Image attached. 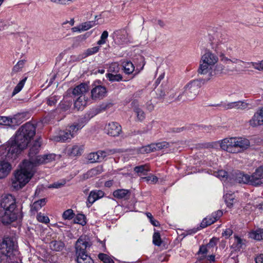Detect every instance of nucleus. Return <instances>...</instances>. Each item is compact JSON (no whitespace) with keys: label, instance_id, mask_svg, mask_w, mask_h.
<instances>
[{"label":"nucleus","instance_id":"55","mask_svg":"<svg viewBox=\"0 0 263 263\" xmlns=\"http://www.w3.org/2000/svg\"><path fill=\"white\" fill-rule=\"evenodd\" d=\"M64 184H65V182H56L53 183V184H50L48 186V188L58 189V188L61 187V186L64 185Z\"/></svg>","mask_w":263,"mask_h":263},{"label":"nucleus","instance_id":"10","mask_svg":"<svg viewBox=\"0 0 263 263\" xmlns=\"http://www.w3.org/2000/svg\"><path fill=\"white\" fill-rule=\"evenodd\" d=\"M184 129H186L191 132H198L199 133H210L214 130V127L211 125H191L185 127H182L181 128H177L176 132L180 133Z\"/></svg>","mask_w":263,"mask_h":263},{"label":"nucleus","instance_id":"23","mask_svg":"<svg viewBox=\"0 0 263 263\" xmlns=\"http://www.w3.org/2000/svg\"><path fill=\"white\" fill-rule=\"evenodd\" d=\"M95 22L88 21L82 23V24L79 26L72 28V30L73 32L85 31L95 26Z\"/></svg>","mask_w":263,"mask_h":263},{"label":"nucleus","instance_id":"40","mask_svg":"<svg viewBox=\"0 0 263 263\" xmlns=\"http://www.w3.org/2000/svg\"><path fill=\"white\" fill-rule=\"evenodd\" d=\"M225 202L227 206L229 208L232 206L235 201V196L233 194H226L223 196Z\"/></svg>","mask_w":263,"mask_h":263},{"label":"nucleus","instance_id":"18","mask_svg":"<svg viewBox=\"0 0 263 263\" xmlns=\"http://www.w3.org/2000/svg\"><path fill=\"white\" fill-rule=\"evenodd\" d=\"M254 186H258L263 184V165L255 170L252 174V182Z\"/></svg>","mask_w":263,"mask_h":263},{"label":"nucleus","instance_id":"37","mask_svg":"<svg viewBox=\"0 0 263 263\" xmlns=\"http://www.w3.org/2000/svg\"><path fill=\"white\" fill-rule=\"evenodd\" d=\"M87 104L84 96H80L74 102V106L78 109H82Z\"/></svg>","mask_w":263,"mask_h":263},{"label":"nucleus","instance_id":"21","mask_svg":"<svg viewBox=\"0 0 263 263\" xmlns=\"http://www.w3.org/2000/svg\"><path fill=\"white\" fill-rule=\"evenodd\" d=\"M11 165L8 161L0 160V179L7 177L11 170Z\"/></svg>","mask_w":263,"mask_h":263},{"label":"nucleus","instance_id":"25","mask_svg":"<svg viewBox=\"0 0 263 263\" xmlns=\"http://www.w3.org/2000/svg\"><path fill=\"white\" fill-rule=\"evenodd\" d=\"M249 104L244 101H237L228 103L225 107L227 109H245L248 107Z\"/></svg>","mask_w":263,"mask_h":263},{"label":"nucleus","instance_id":"26","mask_svg":"<svg viewBox=\"0 0 263 263\" xmlns=\"http://www.w3.org/2000/svg\"><path fill=\"white\" fill-rule=\"evenodd\" d=\"M88 90V86L85 83H81L74 88L72 93L74 96H84Z\"/></svg>","mask_w":263,"mask_h":263},{"label":"nucleus","instance_id":"61","mask_svg":"<svg viewBox=\"0 0 263 263\" xmlns=\"http://www.w3.org/2000/svg\"><path fill=\"white\" fill-rule=\"evenodd\" d=\"M256 263H262L263 262V254L258 255L255 258Z\"/></svg>","mask_w":263,"mask_h":263},{"label":"nucleus","instance_id":"44","mask_svg":"<svg viewBox=\"0 0 263 263\" xmlns=\"http://www.w3.org/2000/svg\"><path fill=\"white\" fill-rule=\"evenodd\" d=\"M25 63V60L19 61L17 64L13 67L12 71V74L16 73L22 70Z\"/></svg>","mask_w":263,"mask_h":263},{"label":"nucleus","instance_id":"34","mask_svg":"<svg viewBox=\"0 0 263 263\" xmlns=\"http://www.w3.org/2000/svg\"><path fill=\"white\" fill-rule=\"evenodd\" d=\"M51 249L55 251L62 250L64 247V243L61 241H52L50 243Z\"/></svg>","mask_w":263,"mask_h":263},{"label":"nucleus","instance_id":"14","mask_svg":"<svg viewBox=\"0 0 263 263\" xmlns=\"http://www.w3.org/2000/svg\"><path fill=\"white\" fill-rule=\"evenodd\" d=\"M155 147L154 151L163 150L166 153L174 152L176 149L177 144L175 143H168L163 141L159 143H153Z\"/></svg>","mask_w":263,"mask_h":263},{"label":"nucleus","instance_id":"16","mask_svg":"<svg viewBox=\"0 0 263 263\" xmlns=\"http://www.w3.org/2000/svg\"><path fill=\"white\" fill-rule=\"evenodd\" d=\"M83 151V145L75 144L72 146H67L65 149V153L70 157H73L81 155Z\"/></svg>","mask_w":263,"mask_h":263},{"label":"nucleus","instance_id":"17","mask_svg":"<svg viewBox=\"0 0 263 263\" xmlns=\"http://www.w3.org/2000/svg\"><path fill=\"white\" fill-rule=\"evenodd\" d=\"M222 215V212L220 210H218L217 212L212 213V214L205 218L201 223V227L202 228H205L208 226H210L217 221L221 216Z\"/></svg>","mask_w":263,"mask_h":263},{"label":"nucleus","instance_id":"19","mask_svg":"<svg viewBox=\"0 0 263 263\" xmlns=\"http://www.w3.org/2000/svg\"><path fill=\"white\" fill-rule=\"evenodd\" d=\"M235 144L236 146L238 153H240L250 146V141L248 139L242 137H234Z\"/></svg>","mask_w":263,"mask_h":263},{"label":"nucleus","instance_id":"28","mask_svg":"<svg viewBox=\"0 0 263 263\" xmlns=\"http://www.w3.org/2000/svg\"><path fill=\"white\" fill-rule=\"evenodd\" d=\"M104 194V192L101 190L91 191L88 197V201L92 204L97 200L103 197Z\"/></svg>","mask_w":263,"mask_h":263},{"label":"nucleus","instance_id":"20","mask_svg":"<svg viewBox=\"0 0 263 263\" xmlns=\"http://www.w3.org/2000/svg\"><path fill=\"white\" fill-rule=\"evenodd\" d=\"M91 93L93 99H101L106 96V88L101 85L97 86L91 90Z\"/></svg>","mask_w":263,"mask_h":263},{"label":"nucleus","instance_id":"36","mask_svg":"<svg viewBox=\"0 0 263 263\" xmlns=\"http://www.w3.org/2000/svg\"><path fill=\"white\" fill-rule=\"evenodd\" d=\"M100 154H99V151L96 153H90L87 157L88 160L91 163L96 162H100L102 160Z\"/></svg>","mask_w":263,"mask_h":263},{"label":"nucleus","instance_id":"64","mask_svg":"<svg viewBox=\"0 0 263 263\" xmlns=\"http://www.w3.org/2000/svg\"><path fill=\"white\" fill-rule=\"evenodd\" d=\"M112 183H113L112 181L109 180V181H106L105 183V186L106 187H109L112 185Z\"/></svg>","mask_w":263,"mask_h":263},{"label":"nucleus","instance_id":"39","mask_svg":"<svg viewBox=\"0 0 263 263\" xmlns=\"http://www.w3.org/2000/svg\"><path fill=\"white\" fill-rule=\"evenodd\" d=\"M250 237L257 240L263 239V229H259L250 233Z\"/></svg>","mask_w":263,"mask_h":263},{"label":"nucleus","instance_id":"38","mask_svg":"<svg viewBox=\"0 0 263 263\" xmlns=\"http://www.w3.org/2000/svg\"><path fill=\"white\" fill-rule=\"evenodd\" d=\"M134 171L139 176L146 175L147 172L149 171V168L148 166L146 165H142L135 167L134 168Z\"/></svg>","mask_w":263,"mask_h":263},{"label":"nucleus","instance_id":"48","mask_svg":"<svg viewBox=\"0 0 263 263\" xmlns=\"http://www.w3.org/2000/svg\"><path fill=\"white\" fill-rule=\"evenodd\" d=\"M120 67L117 63H111L108 69V73H117L119 71Z\"/></svg>","mask_w":263,"mask_h":263},{"label":"nucleus","instance_id":"31","mask_svg":"<svg viewBox=\"0 0 263 263\" xmlns=\"http://www.w3.org/2000/svg\"><path fill=\"white\" fill-rule=\"evenodd\" d=\"M122 67L124 72L127 74L132 73L135 69L133 64L130 61H128L123 62Z\"/></svg>","mask_w":263,"mask_h":263},{"label":"nucleus","instance_id":"6","mask_svg":"<svg viewBox=\"0 0 263 263\" xmlns=\"http://www.w3.org/2000/svg\"><path fill=\"white\" fill-rule=\"evenodd\" d=\"M90 246L89 239L86 236H81L77 240L75 249L78 263H94L92 259L86 252L87 248Z\"/></svg>","mask_w":263,"mask_h":263},{"label":"nucleus","instance_id":"51","mask_svg":"<svg viewBox=\"0 0 263 263\" xmlns=\"http://www.w3.org/2000/svg\"><path fill=\"white\" fill-rule=\"evenodd\" d=\"M60 97L58 96H50L47 100V104L49 106H54L59 100Z\"/></svg>","mask_w":263,"mask_h":263},{"label":"nucleus","instance_id":"63","mask_svg":"<svg viewBox=\"0 0 263 263\" xmlns=\"http://www.w3.org/2000/svg\"><path fill=\"white\" fill-rule=\"evenodd\" d=\"M150 222L155 227H157L160 225L159 222L157 220L154 219V218L151 219Z\"/></svg>","mask_w":263,"mask_h":263},{"label":"nucleus","instance_id":"29","mask_svg":"<svg viewBox=\"0 0 263 263\" xmlns=\"http://www.w3.org/2000/svg\"><path fill=\"white\" fill-rule=\"evenodd\" d=\"M214 175L220 179L221 180L224 181V186L228 185L227 183L226 182V181L228 180L229 181V180H232V177H228L227 172L223 170H219L217 172H214Z\"/></svg>","mask_w":263,"mask_h":263},{"label":"nucleus","instance_id":"9","mask_svg":"<svg viewBox=\"0 0 263 263\" xmlns=\"http://www.w3.org/2000/svg\"><path fill=\"white\" fill-rule=\"evenodd\" d=\"M201 82L199 80H193L187 83L183 87V91L180 94L178 100L191 101L194 99L199 91Z\"/></svg>","mask_w":263,"mask_h":263},{"label":"nucleus","instance_id":"32","mask_svg":"<svg viewBox=\"0 0 263 263\" xmlns=\"http://www.w3.org/2000/svg\"><path fill=\"white\" fill-rule=\"evenodd\" d=\"M128 195L129 191L125 189L117 190L113 193L114 196L118 199L126 198Z\"/></svg>","mask_w":263,"mask_h":263},{"label":"nucleus","instance_id":"27","mask_svg":"<svg viewBox=\"0 0 263 263\" xmlns=\"http://www.w3.org/2000/svg\"><path fill=\"white\" fill-rule=\"evenodd\" d=\"M131 105L137 115L138 119L140 121H142L145 118V114L143 111L139 107L138 102L134 100L132 102Z\"/></svg>","mask_w":263,"mask_h":263},{"label":"nucleus","instance_id":"45","mask_svg":"<svg viewBox=\"0 0 263 263\" xmlns=\"http://www.w3.org/2000/svg\"><path fill=\"white\" fill-rule=\"evenodd\" d=\"M98 258L104 263H115L112 258L106 254L100 253Z\"/></svg>","mask_w":263,"mask_h":263},{"label":"nucleus","instance_id":"15","mask_svg":"<svg viewBox=\"0 0 263 263\" xmlns=\"http://www.w3.org/2000/svg\"><path fill=\"white\" fill-rule=\"evenodd\" d=\"M20 115H14L13 117L0 116V124L11 127L18 125L21 122L19 120Z\"/></svg>","mask_w":263,"mask_h":263},{"label":"nucleus","instance_id":"7","mask_svg":"<svg viewBox=\"0 0 263 263\" xmlns=\"http://www.w3.org/2000/svg\"><path fill=\"white\" fill-rule=\"evenodd\" d=\"M0 263H12L15 260V242L10 237L5 238L2 244Z\"/></svg>","mask_w":263,"mask_h":263},{"label":"nucleus","instance_id":"52","mask_svg":"<svg viewBox=\"0 0 263 263\" xmlns=\"http://www.w3.org/2000/svg\"><path fill=\"white\" fill-rule=\"evenodd\" d=\"M36 218L39 222L45 224L48 223L50 221L48 217L44 215V214H42L41 213L37 214Z\"/></svg>","mask_w":263,"mask_h":263},{"label":"nucleus","instance_id":"22","mask_svg":"<svg viewBox=\"0 0 263 263\" xmlns=\"http://www.w3.org/2000/svg\"><path fill=\"white\" fill-rule=\"evenodd\" d=\"M250 124L252 126H257L263 124V107L256 112L250 120Z\"/></svg>","mask_w":263,"mask_h":263},{"label":"nucleus","instance_id":"57","mask_svg":"<svg viewBox=\"0 0 263 263\" xmlns=\"http://www.w3.org/2000/svg\"><path fill=\"white\" fill-rule=\"evenodd\" d=\"M217 242V239L215 238H212L210 242L207 244L208 247L210 249L211 248H213L216 245Z\"/></svg>","mask_w":263,"mask_h":263},{"label":"nucleus","instance_id":"41","mask_svg":"<svg viewBox=\"0 0 263 263\" xmlns=\"http://www.w3.org/2000/svg\"><path fill=\"white\" fill-rule=\"evenodd\" d=\"M26 80H27V78L25 77V78L23 79L21 81H20V82L17 84V85L14 88V90L12 93V96H15V95H16L20 91H21V90L24 86V85L25 84Z\"/></svg>","mask_w":263,"mask_h":263},{"label":"nucleus","instance_id":"13","mask_svg":"<svg viewBox=\"0 0 263 263\" xmlns=\"http://www.w3.org/2000/svg\"><path fill=\"white\" fill-rule=\"evenodd\" d=\"M234 137L227 138L220 141V147L224 151L231 153H238L235 146Z\"/></svg>","mask_w":263,"mask_h":263},{"label":"nucleus","instance_id":"8","mask_svg":"<svg viewBox=\"0 0 263 263\" xmlns=\"http://www.w3.org/2000/svg\"><path fill=\"white\" fill-rule=\"evenodd\" d=\"M86 124L84 119H80L78 122H74L65 130L60 131L59 135L53 136L51 139L56 142H65L73 138L77 132L81 129Z\"/></svg>","mask_w":263,"mask_h":263},{"label":"nucleus","instance_id":"43","mask_svg":"<svg viewBox=\"0 0 263 263\" xmlns=\"http://www.w3.org/2000/svg\"><path fill=\"white\" fill-rule=\"evenodd\" d=\"M246 64L248 65L246 67L247 68L252 67L258 70H263V60L258 63L248 62L246 63Z\"/></svg>","mask_w":263,"mask_h":263},{"label":"nucleus","instance_id":"56","mask_svg":"<svg viewBox=\"0 0 263 263\" xmlns=\"http://www.w3.org/2000/svg\"><path fill=\"white\" fill-rule=\"evenodd\" d=\"M233 233V231L229 229H226L222 233V235L223 236L225 237L226 238H229Z\"/></svg>","mask_w":263,"mask_h":263},{"label":"nucleus","instance_id":"12","mask_svg":"<svg viewBox=\"0 0 263 263\" xmlns=\"http://www.w3.org/2000/svg\"><path fill=\"white\" fill-rule=\"evenodd\" d=\"M104 131L106 134L110 136L117 137L122 132V127L118 123L110 122L106 124Z\"/></svg>","mask_w":263,"mask_h":263},{"label":"nucleus","instance_id":"62","mask_svg":"<svg viewBox=\"0 0 263 263\" xmlns=\"http://www.w3.org/2000/svg\"><path fill=\"white\" fill-rule=\"evenodd\" d=\"M63 103L61 102L60 104V107L61 108H63V109L64 110H68L69 108V107H70V103L69 102L67 103L65 107H63Z\"/></svg>","mask_w":263,"mask_h":263},{"label":"nucleus","instance_id":"47","mask_svg":"<svg viewBox=\"0 0 263 263\" xmlns=\"http://www.w3.org/2000/svg\"><path fill=\"white\" fill-rule=\"evenodd\" d=\"M74 222L76 223L80 224L82 226H84L86 223L85 221V217L83 214H78L74 219Z\"/></svg>","mask_w":263,"mask_h":263},{"label":"nucleus","instance_id":"35","mask_svg":"<svg viewBox=\"0 0 263 263\" xmlns=\"http://www.w3.org/2000/svg\"><path fill=\"white\" fill-rule=\"evenodd\" d=\"M102 171V167L101 166H98L88 171L87 172L86 175L87 176V178L93 177L101 174Z\"/></svg>","mask_w":263,"mask_h":263},{"label":"nucleus","instance_id":"53","mask_svg":"<svg viewBox=\"0 0 263 263\" xmlns=\"http://www.w3.org/2000/svg\"><path fill=\"white\" fill-rule=\"evenodd\" d=\"M208 249H209L207 245L204 246H202L200 247L199 250L198 251L199 254L201 255V257H205L208 252Z\"/></svg>","mask_w":263,"mask_h":263},{"label":"nucleus","instance_id":"46","mask_svg":"<svg viewBox=\"0 0 263 263\" xmlns=\"http://www.w3.org/2000/svg\"><path fill=\"white\" fill-rule=\"evenodd\" d=\"M75 215L72 209H68L64 211L62 214V217L65 220H71Z\"/></svg>","mask_w":263,"mask_h":263},{"label":"nucleus","instance_id":"1","mask_svg":"<svg viewBox=\"0 0 263 263\" xmlns=\"http://www.w3.org/2000/svg\"><path fill=\"white\" fill-rule=\"evenodd\" d=\"M35 134V126L27 122L17 130L15 136L11 138L5 145L0 147V155L8 159H14L28 145Z\"/></svg>","mask_w":263,"mask_h":263},{"label":"nucleus","instance_id":"60","mask_svg":"<svg viewBox=\"0 0 263 263\" xmlns=\"http://www.w3.org/2000/svg\"><path fill=\"white\" fill-rule=\"evenodd\" d=\"M72 0H50L51 2L60 4H66L69 2H71Z\"/></svg>","mask_w":263,"mask_h":263},{"label":"nucleus","instance_id":"58","mask_svg":"<svg viewBox=\"0 0 263 263\" xmlns=\"http://www.w3.org/2000/svg\"><path fill=\"white\" fill-rule=\"evenodd\" d=\"M108 34H102L101 39L98 41V45H102L105 43V41L108 37Z\"/></svg>","mask_w":263,"mask_h":263},{"label":"nucleus","instance_id":"54","mask_svg":"<svg viewBox=\"0 0 263 263\" xmlns=\"http://www.w3.org/2000/svg\"><path fill=\"white\" fill-rule=\"evenodd\" d=\"M143 179L145 180L147 182H151L155 183L158 181V178L154 175H151L147 177L142 178Z\"/></svg>","mask_w":263,"mask_h":263},{"label":"nucleus","instance_id":"59","mask_svg":"<svg viewBox=\"0 0 263 263\" xmlns=\"http://www.w3.org/2000/svg\"><path fill=\"white\" fill-rule=\"evenodd\" d=\"M144 148L146 151V153H149L151 152H154L155 147H154L153 143H152L149 145L144 146Z\"/></svg>","mask_w":263,"mask_h":263},{"label":"nucleus","instance_id":"42","mask_svg":"<svg viewBox=\"0 0 263 263\" xmlns=\"http://www.w3.org/2000/svg\"><path fill=\"white\" fill-rule=\"evenodd\" d=\"M106 77L111 82H119L122 80V76L120 74H117V73H107Z\"/></svg>","mask_w":263,"mask_h":263},{"label":"nucleus","instance_id":"33","mask_svg":"<svg viewBox=\"0 0 263 263\" xmlns=\"http://www.w3.org/2000/svg\"><path fill=\"white\" fill-rule=\"evenodd\" d=\"M120 152L119 149H107L104 151H99V154H100L102 160L106 157L112 155L116 153Z\"/></svg>","mask_w":263,"mask_h":263},{"label":"nucleus","instance_id":"4","mask_svg":"<svg viewBox=\"0 0 263 263\" xmlns=\"http://www.w3.org/2000/svg\"><path fill=\"white\" fill-rule=\"evenodd\" d=\"M34 173V167L29 160H24L20 165V168L15 174L12 181V186L18 190L27 183Z\"/></svg>","mask_w":263,"mask_h":263},{"label":"nucleus","instance_id":"11","mask_svg":"<svg viewBox=\"0 0 263 263\" xmlns=\"http://www.w3.org/2000/svg\"><path fill=\"white\" fill-rule=\"evenodd\" d=\"M232 180L231 183L233 182L239 183L249 184L254 185L252 182V174L249 175L245 174L240 172H236L232 175Z\"/></svg>","mask_w":263,"mask_h":263},{"label":"nucleus","instance_id":"50","mask_svg":"<svg viewBox=\"0 0 263 263\" xmlns=\"http://www.w3.org/2000/svg\"><path fill=\"white\" fill-rule=\"evenodd\" d=\"M99 50V47L98 46H96L92 48L87 49L84 53V58H86L87 57L96 53L97 52H98Z\"/></svg>","mask_w":263,"mask_h":263},{"label":"nucleus","instance_id":"5","mask_svg":"<svg viewBox=\"0 0 263 263\" xmlns=\"http://www.w3.org/2000/svg\"><path fill=\"white\" fill-rule=\"evenodd\" d=\"M42 142L41 138H37L34 141L30 148L29 152V161L32 164H33L34 167L37 165L51 162L55 159V155L54 154L36 156L40 149Z\"/></svg>","mask_w":263,"mask_h":263},{"label":"nucleus","instance_id":"49","mask_svg":"<svg viewBox=\"0 0 263 263\" xmlns=\"http://www.w3.org/2000/svg\"><path fill=\"white\" fill-rule=\"evenodd\" d=\"M153 243L158 246H160L162 243L160 234L158 232H155L153 236Z\"/></svg>","mask_w":263,"mask_h":263},{"label":"nucleus","instance_id":"24","mask_svg":"<svg viewBox=\"0 0 263 263\" xmlns=\"http://www.w3.org/2000/svg\"><path fill=\"white\" fill-rule=\"evenodd\" d=\"M246 246V240L238 236H234V241L231 247L235 251H240Z\"/></svg>","mask_w":263,"mask_h":263},{"label":"nucleus","instance_id":"2","mask_svg":"<svg viewBox=\"0 0 263 263\" xmlns=\"http://www.w3.org/2000/svg\"><path fill=\"white\" fill-rule=\"evenodd\" d=\"M0 217L2 223L5 224L14 221L18 223L21 221L23 215L16 209L15 199L12 195H6L2 198L0 206Z\"/></svg>","mask_w":263,"mask_h":263},{"label":"nucleus","instance_id":"3","mask_svg":"<svg viewBox=\"0 0 263 263\" xmlns=\"http://www.w3.org/2000/svg\"><path fill=\"white\" fill-rule=\"evenodd\" d=\"M218 58L210 51L206 52L201 57L198 73L206 76L204 81H208L214 75L226 73L223 71L224 67L221 65H217L215 71L212 70L213 66L217 62Z\"/></svg>","mask_w":263,"mask_h":263},{"label":"nucleus","instance_id":"30","mask_svg":"<svg viewBox=\"0 0 263 263\" xmlns=\"http://www.w3.org/2000/svg\"><path fill=\"white\" fill-rule=\"evenodd\" d=\"M46 203V199L43 198L33 202L31 205L30 211L32 214H34L41 208L45 205Z\"/></svg>","mask_w":263,"mask_h":263}]
</instances>
